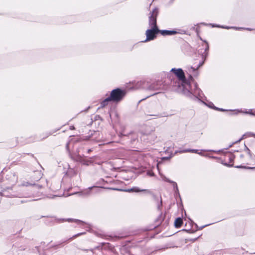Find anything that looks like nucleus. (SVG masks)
<instances>
[{"mask_svg":"<svg viewBox=\"0 0 255 255\" xmlns=\"http://www.w3.org/2000/svg\"><path fill=\"white\" fill-rule=\"evenodd\" d=\"M157 31V27L152 28L151 30H147L146 32V39L145 41L153 39L155 37V34Z\"/></svg>","mask_w":255,"mask_h":255,"instance_id":"f03ea898","label":"nucleus"},{"mask_svg":"<svg viewBox=\"0 0 255 255\" xmlns=\"http://www.w3.org/2000/svg\"><path fill=\"white\" fill-rule=\"evenodd\" d=\"M125 95V92L119 89L113 90L111 93L110 98L107 99L104 102H106L109 100H113L116 102L120 101Z\"/></svg>","mask_w":255,"mask_h":255,"instance_id":"f257e3e1","label":"nucleus"},{"mask_svg":"<svg viewBox=\"0 0 255 255\" xmlns=\"http://www.w3.org/2000/svg\"><path fill=\"white\" fill-rule=\"evenodd\" d=\"M160 33L163 35H165L175 34L177 32L174 30H161L160 31Z\"/></svg>","mask_w":255,"mask_h":255,"instance_id":"39448f33","label":"nucleus"},{"mask_svg":"<svg viewBox=\"0 0 255 255\" xmlns=\"http://www.w3.org/2000/svg\"><path fill=\"white\" fill-rule=\"evenodd\" d=\"M175 226L177 228L179 227L182 224V220L181 218H177L174 223Z\"/></svg>","mask_w":255,"mask_h":255,"instance_id":"423d86ee","label":"nucleus"},{"mask_svg":"<svg viewBox=\"0 0 255 255\" xmlns=\"http://www.w3.org/2000/svg\"><path fill=\"white\" fill-rule=\"evenodd\" d=\"M157 15V11L155 10L152 12V15L150 18V24L152 28L156 27V16Z\"/></svg>","mask_w":255,"mask_h":255,"instance_id":"20e7f679","label":"nucleus"},{"mask_svg":"<svg viewBox=\"0 0 255 255\" xmlns=\"http://www.w3.org/2000/svg\"><path fill=\"white\" fill-rule=\"evenodd\" d=\"M171 71L173 72L179 79H183L184 78V74L182 69H172Z\"/></svg>","mask_w":255,"mask_h":255,"instance_id":"7ed1b4c3","label":"nucleus"}]
</instances>
